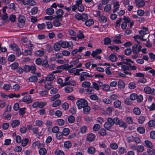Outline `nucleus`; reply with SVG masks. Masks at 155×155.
<instances>
[{
	"label": "nucleus",
	"mask_w": 155,
	"mask_h": 155,
	"mask_svg": "<svg viewBox=\"0 0 155 155\" xmlns=\"http://www.w3.org/2000/svg\"><path fill=\"white\" fill-rule=\"evenodd\" d=\"M76 103L78 109H81L82 108H83L87 105V101L84 99H81L78 100Z\"/></svg>",
	"instance_id": "nucleus-1"
},
{
	"label": "nucleus",
	"mask_w": 155,
	"mask_h": 155,
	"mask_svg": "<svg viewBox=\"0 0 155 155\" xmlns=\"http://www.w3.org/2000/svg\"><path fill=\"white\" fill-rule=\"evenodd\" d=\"M61 47L63 48H72L73 46V44L71 41H60Z\"/></svg>",
	"instance_id": "nucleus-2"
},
{
	"label": "nucleus",
	"mask_w": 155,
	"mask_h": 155,
	"mask_svg": "<svg viewBox=\"0 0 155 155\" xmlns=\"http://www.w3.org/2000/svg\"><path fill=\"white\" fill-rule=\"evenodd\" d=\"M36 68L35 66H29L25 65L24 67V70L26 72L31 71L33 74L36 73H35L36 71Z\"/></svg>",
	"instance_id": "nucleus-3"
},
{
	"label": "nucleus",
	"mask_w": 155,
	"mask_h": 155,
	"mask_svg": "<svg viewBox=\"0 0 155 155\" xmlns=\"http://www.w3.org/2000/svg\"><path fill=\"white\" fill-rule=\"evenodd\" d=\"M43 82H44L45 87L46 89L49 90L53 87V86L51 85V81L46 80H45L44 79H43L39 81V83Z\"/></svg>",
	"instance_id": "nucleus-4"
},
{
	"label": "nucleus",
	"mask_w": 155,
	"mask_h": 155,
	"mask_svg": "<svg viewBox=\"0 0 155 155\" xmlns=\"http://www.w3.org/2000/svg\"><path fill=\"white\" fill-rule=\"evenodd\" d=\"M114 125L113 119L111 118H108L107 121L105 122L104 124V127L107 130H109Z\"/></svg>",
	"instance_id": "nucleus-5"
},
{
	"label": "nucleus",
	"mask_w": 155,
	"mask_h": 155,
	"mask_svg": "<svg viewBox=\"0 0 155 155\" xmlns=\"http://www.w3.org/2000/svg\"><path fill=\"white\" fill-rule=\"evenodd\" d=\"M75 5L78 7V10L80 12H82L84 10V7L82 4V1L77 0L75 1Z\"/></svg>",
	"instance_id": "nucleus-6"
},
{
	"label": "nucleus",
	"mask_w": 155,
	"mask_h": 155,
	"mask_svg": "<svg viewBox=\"0 0 155 155\" xmlns=\"http://www.w3.org/2000/svg\"><path fill=\"white\" fill-rule=\"evenodd\" d=\"M91 75L88 73L83 72L81 73V75L79 78L81 82L86 79V78L91 77Z\"/></svg>",
	"instance_id": "nucleus-7"
},
{
	"label": "nucleus",
	"mask_w": 155,
	"mask_h": 155,
	"mask_svg": "<svg viewBox=\"0 0 155 155\" xmlns=\"http://www.w3.org/2000/svg\"><path fill=\"white\" fill-rule=\"evenodd\" d=\"M10 47L13 51L17 52L18 56H20L21 54V52L18 48V46L15 44H13L10 45Z\"/></svg>",
	"instance_id": "nucleus-8"
},
{
	"label": "nucleus",
	"mask_w": 155,
	"mask_h": 155,
	"mask_svg": "<svg viewBox=\"0 0 155 155\" xmlns=\"http://www.w3.org/2000/svg\"><path fill=\"white\" fill-rule=\"evenodd\" d=\"M56 18H58L60 21H61L63 18L62 15L64 14L63 11L60 9H58L56 12Z\"/></svg>",
	"instance_id": "nucleus-9"
},
{
	"label": "nucleus",
	"mask_w": 155,
	"mask_h": 155,
	"mask_svg": "<svg viewBox=\"0 0 155 155\" xmlns=\"http://www.w3.org/2000/svg\"><path fill=\"white\" fill-rule=\"evenodd\" d=\"M34 75L29 78L28 80L30 82H35L38 80V77L39 76V73H36L33 74Z\"/></svg>",
	"instance_id": "nucleus-10"
},
{
	"label": "nucleus",
	"mask_w": 155,
	"mask_h": 155,
	"mask_svg": "<svg viewBox=\"0 0 155 155\" xmlns=\"http://www.w3.org/2000/svg\"><path fill=\"white\" fill-rule=\"evenodd\" d=\"M149 33L148 29L147 27H143L141 30L139 31V33L142 36H143Z\"/></svg>",
	"instance_id": "nucleus-11"
},
{
	"label": "nucleus",
	"mask_w": 155,
	"mask_h": 155,
	"mask_svg": "<svg viewBox=\"0 0 155 155\" xmlns=\"http://www.w3.org/2000/svg\"><path fill=\"white\" fill-rule=\"evenodd\" d=\"M136 6L138 7H142L145 5V2L143 0H135Z\"/></svg>",
	"instance_id": "nucleus-12"
},
{
	"label": "nucleus",
	"mask_w": 155,
	"mask_h": 155,
	"mask_svg": "<svg viewBox=\"0 0 155 155\" xmlns=\"http://www.w3.org/2000/svg\"><path fill=\"white\" fill-rule=\"evenodd\" d=\"M123 64L124 63L123 62L117 63L116 64L118 66H120L122 69L124 71L129 70V67L127 65H124Z\"/></svg>",
	"instance_id": "nucleus-13"
},
{
	"label": "nucleus",
	"mask_w": 155,
	"mask_h": 155,
	"mask_svg": "<svg viewBox=\"0 0 155 155\" xmlns=\"http://www.w3.org/2000/svg\"><path fill=\"white\" fill-rule=\"evenodd\" d=\"M70 78L69 76H67L64 79V82L63 83L62 85V87L66 85H68L72 84L73 81H69Z\"/></svg>",
	"instance_id": "nucleus-14"
},
{
	"label": "nucleus",
	"mask_w": 155,
	"mask_h": 155,
	"mask_svg": "<svg viewBox=\"0 0 155 155\" xmlns=\"http://www.w3.org/2000/svg\"><path fill=\"white\" fill-rule=\"evenodd\" d=\"M22 100L23 102H26L28 104L32 102L31 97L29 95H27L24 97Z\"/></svg>",
	"instance_id": "nucleus-15"
},
{
	"label": "nucleus",
	"mask_w": 155,
	"mask_h": 155,
	"mask_svg": "<svg viewBox=\"0 0 155 155\" xmlns=\"http://www.w3.org/2000/svg\"><path fill=\"white\" fill-rule=\"evenodd\" d=\"M61 47V45L59 41L54 44L53 46V49L55 51H58L60 50Z\"/></svg>",
	"instance_id": "nucleus-16"
},
{
	"label": "nucleus",
	"mask_w": 155,
	"mask_h": 155,
	"mask_svg": "<svg viewBox=\"0 0 155 155\" xmlns=\"http://www.w3.org/2000/svg\"><path fill=\"white\" fill-rule=\"evenodd\" d=\"M113 12H115L119 10L120 6L119 2L117 1H115L114 2Z\"/></svg>",
	"instance_id": "nucleus-17"
},
{
	"label": "nucleus",
	"mask_w": 155,
	"mask_h": 155,
	"mask_svg": "<svg viewBox=\"0 0 155 155\" xmlns=\"http://www.w3.org/2000/svg\"><path fill=\"white\" fill-rule=\"evenodd\" d=\"M95 137L94 134L92 133L88 134L87 137V140L90 142L93 141L95 139Z\"/></svg>",
	"instance_id": "nucleus-18"
},
{
	"label": "nucleus",
	"mask_w": 155,
	"mask_h": 155,
	"mask_svg": "<svg viewBox=\"0 0 155 155\" xmlns=\"http://www.w3.org/2000/svg\"><path fill=\"white\" fill-rule=\"evenodd\" d=\"M102 51L101 49H97L94 51H93L91 54L92 56L95 57L96 56L101 53Z\"/></svg>",
	"instance_id": "nucleus-19"
},
{
	"label": "nucleus",
	"mask_w": 155,
	"mask_h": 155,
	"mask_svg": "<svg viewBox=\"0 0 155 155\" xmlns=\"http://www.w3.org/2000/svg\"><path fill=\"white\" fill-rule=\"evenodd\" d=\"M68 71L70 73H73L74 75H79L80 74L78 72L77 69L76 68L69 70Z\"/></svg>",
	"instance_id": "nucleus-20"
},
{
	"label": "nucleus",
	"mask_w": 155,
	"mask_h": 155,
	"mask_svg": "<svg viewBox=\"0 0 155 155\" xmlns=\"http://www.w3.org/2000/svg\"><path fill=\"white\" fill-rule=\"evenodd\" d=\"M104 65H107L108 66L105 69L106 73L108 75H110L111 74V72L110 71V64H109L105 63L104 64Z\"/></svg>",
	"instance_id": "nucleus-21"
},
{
	"label": "nucleus",
	"mask_w": 155,
	"mask_h": 155,
	"mask_svg": "<svg viewBox=\"0 0 155 155\" xmlns=\"http://www.w3.org/2000/svg\"><path fill=\"white\" fill-rule=\"evenodd\" d=\"M62 133L64 136H67L70 133V130L69 128L67 127H65L62 130Z\"/></svg>",
	"instance_id": "nucleus-22"
},
{
	"label": "nucleus",
	"mask_w": 155,
	"mask_h": 155,
	"mask_svg": "<svg viewBox=\"0 0 155 155\" xmlns=\"http://www.w3.org/2000/svg\"><path fill=\"white\" fill-rule=\"evenodd\" d=\"M144 143L145 146L149 148H152L153 147V145L152 143L149 140H146L144 141Z\"/></svg>",
	"instance_id": "nucleus-23"
},
{
	"label": "nucleus",
	"mask_w": 155,
	"mask_h": 155,
	"mask_svg": "<svg viewBox=\"0 0 155 155\" xmlns=\"http://www.w3.org/2000/svg\"><path fill=\"white\" fill-rule=\"evenodd\" d=\"M20 86L18 84L13 85L11 87L12 90L15 91H18L20 88Z\"/></svg>",
	"instance_id": "nucleus-24"
},
{
	"label": "nucleus",
	"mask_w": 155,
	"mask_h": 155,
	"mask_svg": "<svg viewBox=\"0 0 155 155\" xmlns=\"http://www.w3.org/2000/svg\"><path fill=\"white\" fill-rule=\"evenodd\" d=\"M20 121L19 120H13L12 122V127H15L18 125L20 124Z\"/></svg>",
	"instance_id": "nucleus-25"
},
{
	"label": "nucleus",
	"mask_w": 155,
	"mask_h": 155,
	"mask_svg": "<svg viewBox=\"0 0 155 155\" xmlns=\"http://www.w3.org/2000/svg\"><path fill=\"white\" fill-rule=\"evenodd\" d=\"M55 78V76L53 74H50L45 78V80L51 81H52Z\"/></svg>",
	"instance_id": "nucleus-26"
},
{
	"label": "nucleus",
	"mask_w": 155,
	"mask_h": 155,
	"mask_svg": "<svg viewBox=\"0 0 155 155\" xmlns=\"http://www.w3.org/2000/svg\"><path fill=\"white\" fill-rule=\"evenodd\" d=\"M95 151L96 150L95 148L93 147H89L88 148L87 150V152L91 154H94L95 153Z\"/></svg>",
	"instance_id": "nucleus-27"
},
{
	"label": "nucleus",
	"mask_w": 155,
	"mask_h": 155,
	"mask_svg": "<svg viewBox=\"0 0 155 155\" xmlns=\"http://www.w3.org/2000/svg\"><path fill=\"white\" fill-rule=\"evenodd\" d=\"M79 61L78 60H73L71 61L70 63L71 64L70 65H68V68H70L73 67L77 64L78 63Z\"/></svg>",
	"instance_id": "nucleus-28"
},
{
	"label": "nucleus",
	"mask_w": 155,
	"mask_h": 155,
	"mask_svg": "<svg viewBox=\"0 0 155 155\" xmlns=\"http://www.w3.org/2000/svg\"><path fill=\"white\" fill-rule=\"evenodd\" d=\"M110 60L112 62H115L117 60V58L114 54H111L109 56Z\"/></svg>",
	"instance_id": "nucleus-29"
},
{
	"label": "nucleus",
	"mask_w": 155,
	"mask_h": 155,
	"mask_svg": "<svg viewBox=\"0 0 155 155\" xmlns=\"http://www.w3.org/2000/svg\"><path fill=\"white\" fill-rule=\"evenodd\" d=\"M60 21H61L59 20L58 18H56L53 22L54 26L56 27L60 26L61 25V23L60 22Z\"/></svg>",
	"instance_id": "nucleus-30"
},
{
	"label": "nucleus",
	"mask_w": 155,
	"mask_h": 155,
	"mask_svg": "<svg viewBox=\"0 0 155 155\" xmlns=\"http://www.w3.org/2000/svg\"><path fill=\"white\" fill-rule=\"evenodd\" d=\"M110 147L113 150H116L118 148V145L115 143H112L110 144Z\"/></svg>",
	"instance_id": "nucleus-31"
},
{
	"label": "nucleus",
	"mask_w": 155,
	"mask_h": 155,
	"mask_svg": "<svg viewBox=\"0 0 155 155\" xmlns=\"http://www.w3.org/2000/svg\"><path fill=\"white\" fill-rule=\"evenodd\" d=\"M46 13L48 15H52L54 12V9L52 8H50L46 10Z\"/></svg>",
	"instance_id": "nucleus-32"
},
{
	"label": "nucleus",
	"mask_w": 155,
	"mask_h": 155,
	"mask_svg": "<svg viewBox=\"0 0 155 155\" xmlns=\"http://www.w3.org/2000/svg\"><path fill=\"white\" fill-rule=\"evenodd\" d=\"M117 151L119 153L123 154L126 153V149L123 147H119Z\"/></svg>",
	"instance_id": "nucleus-33"
},
{
	"label": "nucleus",
	"mask_w": 155,
	"mask_h": 155,
	"mask_svg": "<svg viewBox=\"0 0 155 155\" xmlns=\"http://www.w3.org/2000/svg\"><path fill=\"white\" fill-rule=\"evenodd\" d=\"M26 4L25 5H28L29 6H33L35 5L36 2L35 1L31 0H26Z\"/></svg>",
	"instance_id": "nucleus-34"
},
{
	"label": "nucleus",
	"mask_w": 155,
	"mask_h": 155,
	"mask_svg": "<svg viewBox=\"0 0 155 155\" xmlns=\"http://www.w3.org/2000/svg\"><path fill=\"white\" fill-rule=\"evenodd\" d=\"M84 32L82 31L79 30L78 33L77 35V37L80 39L84 38V36L83 34Z\"/></svg>",
	"instance_id": "nucleus-35"
},
{
	"label": "nucleus",
	"mask_w": 155,
	"mask_h": 155,
	"mask_svg": "<svg viewBox=\"0 0 155 155\" xmlns=\"http://www.w3.org/2000/svg\"><path fill=\"white\" fill-rule=\"evenodd\" d=\"M94 23V21L92 19H90L85 21V24L86 26H88L91 25L93 24Z\"/></svg>",
	"instance_id": "nucleus-36"
},
{
	"label": "nucleus",
	"mask_w": 155,
	"mask_h": 155,
	"mask_svg": "<svg viewBox=\"0 0 155 155\" xmlns=\"http://www.w3.org/2000/svg\"><path fill=\"white\" fill-rule=\"evenodd\" d=\"M54 153L55 155H65L64 152L62 150L58 149L56 150Z\"/></svg>",
	"instance_id": "nucleus-37"
},
{
	"label": "nucleus",
	"mask_w": 155,
	"mask_h": 155,
	"mask_svg": "<svg viewBox=\"0 0 155 155\" xmlns=\"http://www.w3.org/2000/svg\"><path fill=\"white\" fill-rule=\"evenodd\" d=\"M134 113L136 115H139L141 114V111L140 108L135 107L133 109Z\"/></svg>",
	"instance_id": "nucleus-38"
},
{
	"label": "nucleus",
	"mask_w": 155,
	"mask_h": 155,
	"mask_svg": "<svg viewBox=\"0 0 155 155\" xmlns=\"http://www.w3.org/2000/svg\"><path fill=\"white\" fill-rule=\"evenodd\" d=\"M29 140L27 138H25L22 139L21 141V145L23 147L26 146L28 144Z\"/></svg>",
	"instance_id": "nucleus-39"
},
{
	"label": "nucleus",
	"mask_w": 155,
	"mask_h": 155,
	"mask_svg": "<svg viewBox=\"0 0 155 155\" xmlns=\"http://www.w3.org/2000/svg\"><path fill=\"white\" fill-rule=\"evenodd\" d=\"M147 151L149 155H154L155 153V150L152 148L147 149Z\"/></svg>",
	"instance_id": "nucleus-40"
},
{
	"label": "nucleus",
	"mask_w": 155,
	"mask_h": 155,
	"mask_svg": "<svg viewBox=\"0 0 155 155\" xmlns=\"http://www.w3.org/2000/svg\"><path fill=\"white\" fill-rule=\"evenodd\" d=\"M90 83L87 81H85L82 83V86L85 88H88L91 85Z\"/></svg>",
	"instance_id": "nucleus-41"
},
{
	"label": "nucleus",
	"mask_w": 155,
	"mask_h": 155,
	"mask_svg": "<svg viewBox=\"0 0 155 155\" xmlns=\"http://www.w3.org/2000/svg\"><path fill=\"white\" fill-rule=\"evenodd\" d=\"M68 121L69 123H73L75 121V118L73 116L70 115L68 117Z\"/></svg>",
	"instance_id": "nucleus-42"
},
{
	"label": "nucleus",
	"mask_w": 155,
	"mask_h": 155,
	"mask_svg": "<svg viewBox=\"0 0 155 155\" xmlns=\"http://www.w3.org/2000/svg\"><path fill=\"white\" fill-rule=\"evenodd\" d=\"M72 145L71 143L69 141H67L64 142V146L65 147L68 149L70 148Z\"/></svg>",
	"instance_id": "nucleus-43"
},
{
	"label": "nucleus",
	"mask_w": 155,
	"mask_h": 155,
	"mask_svg": "<svg viewBox=\"0 0 155 155\" xmlns=\"http://www.w3.org/2000/svg\"><path fill=\"white\" fill-rule=\"evenodd\" d=\"M58 125L59 126H63L65 123V120L62 119H58L56 120Z\"/></svg>",
	"instance_id": "nucleus-44"
},
{
	"label": "nucleus",
	"mask_w": 155,
	"mask_h": 155,
	"mask_svg": "<svg viewBox=\"0 0 155 155\" xmlns=\"http://www.w3.org/2000/svg\"><path fill=\"white\" fill-rule=\"evenodd\" d=\"M61 101L60 100H58L53 103L52 106L53 107H56L58 106L61 103Z\"/></svg>",
	"instance_id": "nucleus-45"
},
{
	"label": "nucleus",
	"mask_w": 155,
	"mask_h": 155,
	"mask_svg": "<svg viewBox=\"0 0 155 155\" xmlns=\"http://www.w3.org/2000/svg\"><path fill=\"white\" fill-rule=\"evenodd\" d=\"M65 91L67 93H70L73 91V88L70 86H67L64 88Z\"/></svg>",
	"instance_id": "nucleus-46"
},
{
	"label": "nucleus",
	"mask_w": 155,
	"mask_h": 155,
	"mask_svg": "<svg viewBox=\"0 0 155 155\" xmlns=\"http://www.w3.org/2000/svg\"><path fill=\"white\" fill-rule=\"evenodd\" d=\"M20 96V95L19 94H16L15 93H12L9 95L8 97L10 98L13 97L19 98Z\"/></svg>",
	"instance_id": "nucleus-47"
},
{
	"label": "nucleus",
	"mask_w": 155,
	"mask_h": 155,
	"mask_svg": "<svg viewBox=\"0 0 155 155\" xmlns=\"http://www.w3.org/2000/svg\"><path fill=\"white\" fill-rule=\"evenodd\" d=\"M114 110V108L113 107H107L106 109V113L107 114L110 115Z\"/></svg>",
	"instance_id": "nucleus-48"
},
{
	"label": "nucleus",
	"mask_w": 155,
	"mask_h": 155,
	"mask_svg": "<svg viewBox=\"0 0 155 155\" xmlns=\"http://www.w3.org/2000/svg\"><path fill=\"white\" fill-rule=\"evenodd\" d=\"M64 135L62 132H58L56 134V137L58 140L61 139L63 137Z\"/></svg>",
	"instance_id": "nucleus-49"
},
{
	"label": "nucleus",
	"mask_w": 155,
	"mask_h": 155,
	"mask_svg": "<svg viewBox=\"0 0 155 155\" xmlns=\"http://www.w3.org/2000/svg\"><path fill=\"white\" fill-rule=\"evenodd\" d=\"M144 147L142 145H138L136 148V150L138 152H142L144 150Z\"/></svg>",
	"instance_id": "nucleus-50"
},
{
	"label": "nucleus",
	"mask_w": 155,
	"mask_h": 155,
	"mask_svg": "<svg viewBox=\"0 0 155 155\" xmlns=\"http://www.w3.org/2000/svg\"><path fill=\"white\" fill-rule=\"evenodd\" d=\"M47 153V150L44 148H41L39 149V154L41 155H45Z\"/></svg>",
	"instance_id": "nucleus-51"
},
{
	"label": "nucleus",
	"mask_w": 155,
	"mask_h": 155,
	"mask_svg": "<svg viewBox=\"0 0 155 155\" xmlns=\"http://www.w3.org/2000/svg\"><path fill=\"white\" fill-rule=\"evenodd\" d=\"M118 87L120 88H122L125 87L124 83L122 81H120L118 83Z\"/></svg>",
	"instance_id": "nucleus-52"
},
{
	"label": "nucleus",
	"mask_w": 155,
	"mask_h": 155,
	"mask_svg": "<svg viewBox=\"0 0 155 155\" xmlns=\"http://www.w3.org/2000/svg\"><path fill=\"white\" fill-rule=\"evenodd\" d=\"M151 91V88L149 86L145 87L144 88V91L147 94H150V91Z\"/></svg>",
	"instance_id": "nucleus-53"
},
{
	"label": "nucleus",
	"mask_w": 155,
	"mask_h": 155,
	"mask_svg": "<svg viewBox=\"0 0 155 155\" xmlns=\"http://www.w3.org/2000/svg\"><path fill=\"white\" fill-rule=\"evenodd\" d=\"M114 104L115 107L118 108L120 106L121 102L120 101H116L114 102Z\"/></svg>",
	"instance_id": "nucleus-54"
},
{
	"label": "nucleus",
	"mask_w": 155,
	"mask_h": 155,
	"mask_svg": "<svg viewBox=\"0 0 155 155\" xmlns=\"http://www.w3.org/2000/svg\"><path fill=\"white\" fill-rule=\"evenodd\" d=\"M145 120V118L143 116H140L139 117L138 121L139 123L142 124L144 123Z\"/></svg>",
	"instance_id": "nucleus-55"
},
{
	"label": "nucleus",
	"mask_w": 155,
	"mask_h": 155,
	"mask_svg": "<svg viewBox=\"0 0 155 155\" xmlns=\"http://www.w3.org/2000/svg\"><path fill=\"white\" fill-rule=\"evenodd\" d=\"M100 128V126L98 124H95L93 126V130L94 131H97Z\"/></svg>",
	"instance_id": "nucleus-56"
},
{
	"label": "nucleus",
	"mask_w": 155,
	"mask_h": 155,
	"mask_svg": "<svg viewBox=\"0 0 155 155\" xmlns=\"http://www.w3.org/2000/svg\"><path fill=\"white\" fill-rule=\"evenodd\" d=\"M68 34L71 36H74L76 35L75 32L73 30L69 29L68 31Z\"/></svg>",
	"instance_id": "nucleus-57"
},
{
	"label": "nucleus",
	"mask_w": 155,
	"mask_h": 155,
	"mask_svg": "<svg viewBox=\"0 0 155 155\" xmlns=\"http://www.w3.org/2000/svg\"><path fill=\"white\" fill-rule=\"evenodd\" d=\"M15 56L13 54L10 55L8 57V61L11 62H13L15 60Z\"/></svg>",
	"instance_id": "nucleus-58"
},
{
	"label": "nucleus",
	"mask_w": 155,
	"mask_h": 155,
	"mask_svg": "<svg viewBox=\"0 0 155 155\" xmlns=\"http://www.w3.org/2000/svg\"><path fill=\"white\" fill-rule=\"evenodd\" d=\"M87 130V127L85 126H82L80 129V132L82 134H84L86 133Z\"/></svg>",
	"instance_id": "nucleus-59"
},
{
	"label": "nucleus",
	"mask_w": 155,
	"mask_h": 155,
	"mask_svg": "<svg viewBox=\"0 0 155 155\" xmlns=\"http://www.w3.org/2000/svg\"><path fill=\"white\" fill-rule=\"evenodd\" d=\"M122 21V19L121 18H120L117 20L115 25V26L116 28L117 27H120V24Z\"/></svg>",
	"instance_id": "nucleus-60"
},
{
	"label": "nucleus",
	"mask_w": 155,
	"mask_h": 155,
	"mask_svg": "<svg viewBox=\"0 0 155 155\" xmlns=\"http://www.w3.org/2000/svg\"><path fill=\"white\" fill-rule=\"evenodd\" d=\"M128 86L129 88L131 89L135 88L136 86L135 83L133 82H130Z\"/></svg>",
	"instance_id": "nucleus-61"
},
{
	"label": "nucleus",
	"mask_w": 155,
	"mask_h": 155,
	"mask_svg": "<svg viewBox=\"0 0 155 155\" xmlns=\"http://www.w3.org/2000/svg\"><path fill=\"white\" fill-rule=\"evenodd\" d=\"M83 111L85 113H87L90 110V107L88 106V104L83 108Z\"/></svg>",
	"instance_id": "nucleus-62"
},
{
	"label": "nucleus",
	"mask_w": 155,
	"mask_h": 155,
	"mask_svg": "<svg viewBox=\"0 0 155 155\" xmlns=\"http://www.w3.org/2000/svg\"><path fill=\"white\" fill-rule=\"evenodd\" d=\"M118 124H119L120 127H126L127 126V124L122 120H120Z\"/></svg>",
	"instance_id": "nucleus-63"
},
{
	"label": "nucleus",
	"mask_w": 155,
	"mask_h": 155,
	"mask_svg": "<svg viewBox=\"0 0 155 155\" xmlns=\"http://www.w3.org/2000/svg\"><path fill=\"white\" fill-rule=\"evenodd\" d=\"M52 131L54 133H57L59 131V128L58 126H55L52 128Z\"/></svg>",
	"instance_id": "nucleus-64"
}]
</instances>
